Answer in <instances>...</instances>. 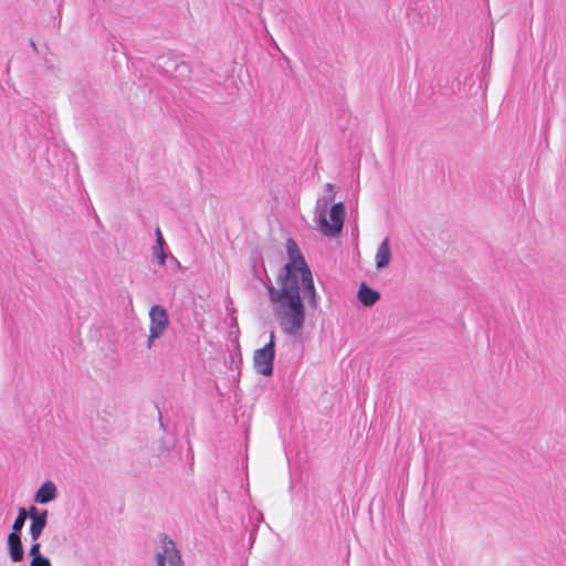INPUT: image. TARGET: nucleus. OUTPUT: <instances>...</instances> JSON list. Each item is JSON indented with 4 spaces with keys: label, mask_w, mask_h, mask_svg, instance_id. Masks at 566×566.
I'll return each instance as SVG.
<instances>
[{
    "label": "nucleus",
    "mask_w": 566,
    "mask_h": 566,
    "mask_svg": "<svg viewBox=\"0 0 566 566\" xmlns=\"http://www.w3.org/2000/svg\"><path fill=\"white\" fill-rule=\"evenodd\" d=\"M156 566H184L176 544L167 537L164 538L160 548L156 553Z\"/></svg>",
    "instance_id": "5"
},
{
    "label": "nucleus",
    "mask_w": 566,
    "mask_h": 566,
    "mask_svg": "<svg viewBox=\"0 0 566 566\" xmlns=\"http://www.w3.org/2000/svg\"><path fill=\"white\" fill-rule=\"evenodd\" d=\"M286 252L289 262L280 273L277 282H287V280H291L293 283H301L303 298L307 301L310 306L316 307L318 296L314 286L312 272L293 239L286 241Z\"/></svg>",
    "instance_id": "2"
},
{
    "label": "nucleus",
    "mask_w": 566,
    "mask_h": 566,
    "mask_svg": "<svg viewBox=\"0 0 566 566\" xmlns=\"http://www.w3.org/2000/svg\"><path fill=\"white\" fill-rule=\"evenodd\" d=\"M28 518V513L24 507H20L18 511V516L15 517L12 524V532L10 534L20 535L21 530L24 526V523Z\"/></svg>",
    "instance_id": "13"
},
{
    "label": "nucleus",
    "mask_w": 566,
    "mask_h": 566,
    "mask_svg": "<svg viewBox=\"0 0 566 566\" xmlns=\"http://www.w3.org/2000/svg\"><path fill=\"white\" fill-rule=\"evenodd\" d=\"M156 338H151V333H149L148 339H147V347L151 348L154 345Z\"/></svg>",
    "instance_id": "17"
},
{
    "label": "nucleus",
    "mask_w": 566,
    "mask_h": 566,
    "mask_svg": "<svg viewBox=\"0 0 566 566\" xmlns=\"http://www.w3.org/2000/svg\"><path fill=\"white\" fill-rule=\"evenodd\" d=\"M333 200V196L324 197L317 200L316 211L317 221L322 232L327 237L337 235L344 226L345 206L343 202L335 203L329 209V221L326 218L328 203Z\"/></svg>",
    "instance_id": "3"
},
{
    "label": "nucleus",
    "mask_w": 566,
    "mask_h": 566,
    "mask_svg": "<svg viewBox=\"0 0 566 566\" xmlns=\"http://www.w3.org/2000/svg\"><path fill=\"white\" fill-rule=\"evenodd\" d=\"M325 188H326L327 191H332L333 190V185L332 184H326Z\"/></svg>",
    "instance_id": "18"
},
{
    "label": "nucleus",
    "mask_w": 566,
    "mask_h": 566,
    "mask_svg": "<svg viewBox=\"0 0 566 566\" xmlns=\"http://www.w3.org/2000/svg\"><path fill=\"white\" fill-rule=\"evenodd\" d=\"M274 337V333L272 332L270 342L263 348L255 350L253 356L254 368L263 376H270L273 371V360L275 356Z\"/></svg>",
    "instance_id": "4"
},
{
    "label": "nucleus",
    "mask_w": 566,
    "mask_h": 566,
    "mask_svg": "<svg viewBox=\"0 0 566 566\" xmlns=\"http://www.w3.org/2000/svg\"><path fill=\"white\" fill-rule=\"evenodd\" d=\"M149 321L151 338L161 337L169 325L167 311L160 305L151 306L149 310Z\"/></svg>",
    "instance_id": "6"
},
{
    "label": "nucleus",
    "mask_w": 566,
    "mask_h": 566,
    "mask_svg": "<svg viewBox=\"0 0 566 566\" xmlns=\"http://www.w3.org/2000/svg\"><path fill=\"white\" fill-rule=\"evenodd\" d=\"M357 297L364 306H373L380 298V293L369 287L366 283H361Z\"/></svg>",
    "instance_id": "9"
},
{
    "label": "nucleus",
    "mask_w": 566,
    "mask_h": 566,
    "mask_svg": "<svg viewBox=\"0 0 566 566\" xmlns=\"http://www.w3.org/2000/svg\"><path fill=\"white\" fill-rule=\"evenodd\" d=\"M48 514H49L48 511L43 510V511H41L40 518H33V521H31L30 536H31L32 542L39 541L43 530L46 526Z\"/></svg>",
    "instance_id": "11"
},
{
    "label": "nucleus",
    "mask_w": 566,
    "mask_h": 566,
    "mask_svg": "<svg viewBox=\"0 0 566 566\" xmlns=\"http://www.w3.org/2000/svg\"><path fill=\"white\" fill-rule=\"evenodd\" d=\"M391 260L389 239L386 238L378 247L375 255V264L378 271L386 269Z\"/></svg>",
    "instance_id": "8"
},
{
    "label": "nucleus",
    "mask_w": 566,
    "mask_h": 566,
    "mask_svg": "<svg viewBox=\"0 0 566 566\" xmlns=\"http://www.w3.org/2000/svg\"><path fill=\"white\" fill-rule=\"evenodd\" d=\"M27 513H28V517H30L31 521H33V518L41 517V512L35 506H31L29 510H27Z\"/></svg>",
    "instance_id": "15"
},
{
    "label": "nucleus",
    "mask_w": 566,
    "mask_h": 566,
    "mask_svg": "<svg viewBox=\"0 0 566 566\" xmlns=\"http://www.w3.org/2000/svg\"><path fill=\"white\" fill-rule=\"evenodd\" d=\"M156 235H157V239H156V243H157V247L155 249H161L164 248L165 245V240L163 238V234L159 230V228L156 229Z\"/></svg>",
    "instance_id": "16"
},
{
    "label": "nucleus",
    "mask_w": 566,
    "mask_h": 566,
    "mask_svg": "<svg viewBox=\"0 0 566 566\" xmlns=\"http://www.w3.org/2000/svg\"><path fill=\"white\" fill-rule=\"evenodd\" d=\"M57 496L56 485L52 481L44 482L34 494V502L38 504H48Z\"/></svg>",
    "instance_id": "7"
},
{
    "label": "nucleus",
    "mask_w": 566,
    "mask_h": 566,
    "mask_svg": "<svg viewBox=\"0 0 566 566\" xmlns=\"http://www.w3.org/2000/svg\"><path fill=\"white\" fill-rule=\"evenodd\" d=\"M154 254L158 261L159 264H164L166 261V254L164 252V248L161 249H154Z\"/></svg>",
    "instance_id": "14"
},
{
    "label": "nucleus",
    "mask_w": 566,
    "mask_h": 566,
    "mask_svg": "<svg viewBox=\"0 0 566 566\" xmlns=\"http://www.w3.org/2000/svg\"><path fill=\"white\" fill-rule=\"evenodd\" d=\"M41 545L39 541L32 542L30 548V555L32 557L30 566H51L48 557H44L40 553Z\"/></svg>",
    "instance_id": "12"
},
{
    "label": "nucleus",
    "mask_w": 566,
    "mask_h": 566,
    "mask_svg": "<svg viewBox=\"0 0 566 566\" xmlns=\"http://www.w3.org/2000/svg\"><path fill=\"white\" fill-rule=\"evenodd\" d=\"M277 283V287L273 285L266 287L273 314L284 334L296 336L305 324V306L301 297L302 285L291 280Z\"/></svg>",
    "instance_id": "1"
},
{
    "label": "nucleus",
    "mask_w": 566,
    "mask_h": 566,
    "mask_svg": "<svg viewBox=\"0 0 566 566\" xmlns=\"http://www.w3.org/2000/svg\"><path fill=\"white\" fill-rule=\"evenodd\" d=\"M8 548L10 558L13 562H20L23 559V547L21 543V535L9 534L8 536Z\"/></svg>",
    "instance_id": "10"
}]
</instances>
